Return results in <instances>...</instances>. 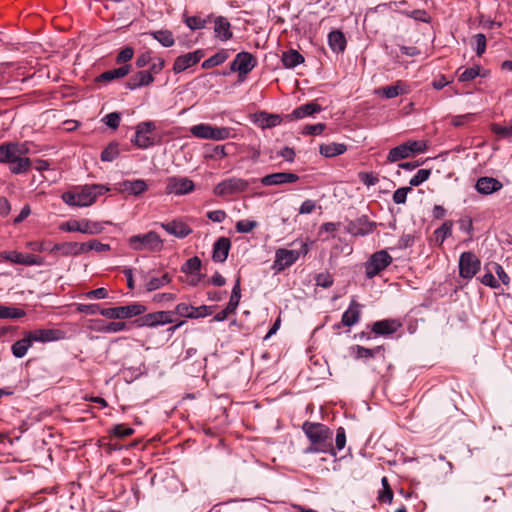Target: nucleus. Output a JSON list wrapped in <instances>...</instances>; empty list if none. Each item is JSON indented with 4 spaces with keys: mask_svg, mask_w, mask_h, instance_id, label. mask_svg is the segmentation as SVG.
Here are the masks:
<instances>
[{
    "mask_svg": "<svg viewBox=\"0 0 512 512\" xmlns=\"http://www.w3.org/2000/svg\"><path fill=\"white\" fill-rule=\"evenodd\" d=\"M25 316V311L20 308L0 305V319H18Z\"/></svg>",
    "mask_w": 512,
    "mask_h": 512,
    "instance_id": "c03bdc74",
    "label": "nucleus"
},
{
    "mask_svg": "<svg viewBox=\"0 0 512 512\" xmlns=\"http://www.w3.org/2000/svg\"><path fill=\"white\" fill-rule=\"evenodd\" d=\"M452 221H445L441 227L434 231L435 240L442 244L446 238L450 237L452 234Z\"/></svg>",
    "mask_w": 512,
    "mask_h": 512,
    "instance_id": "ea45409f",
    "label": "nucleus"
},
{
    "mask_svg": "<svg viewBox=\"0 0 512 512\" xmlns=\"http://www.w3.org/2000/svg\"><path fill=\"white\" fill-rule=\"evenodd\" d=\"M407 5V2L406 1H391L389 3H386V7L390 10H399L403 13H406L410 18H413L417 21H421V22H424V23H429L431 18L430 16L428 15V13L425 11V10H422V9H416V10H413L411 11L410 13L406 12L405 10H403L402 8L404 6Z\"/></svg>",
    "mask_w": 512,
    "mask_h": 512,
    "instance_id": "412c9836",
    "label": "nucleus"
},
{
    "mask_svg": "<svg viewBox=\"0 0 512 512\" xmlns=\"http://www.w3.org/2000/svg\"><path fill=\"white\" fill-rule=\"evenodd\" d=\"M52 251H60L63 256H77L84 254L85 248L83 243L67 242L55 245Z\"/></svg>",
    "mask_w": 512,
    "mask_h": 512,
    "instance_id": "c85d7f7f",
    "label": "nucleus"
},
{
    "mask_svg": "<svg viewBox=\"0 0 512 512\" xmlns=\"http://www.w3.org/2000/svg\"><path fill=\"white\" fill-rule=\"evenodd\" d=\"M133 55H134V50L133 48L131 47H125L124 49H122L117 57H116V62L118 64H121V63H126L128 62L129 60H131L133 58Z\"/></svg>",
    "mask_w": 512,
    "mask_h": 512,
    "instance_id": "052dcab7",
    "label": "nucleus"
},
{
    "mask_svg": "<svg viewBox=\"0 0 512 512\" xmlns=\"http://www.w3.org/2000/svg\"><path fill=\"white\" fill-rule=\"evenodd\" d=\"M358 178L368 188L379 183V177L373 172H359Z\"/></svg>",
    "mask_w": 512,
    "mask_h": 512,
    "instance_id": "3c124183",
    "label": "nucleus"
},
{
    "mask_svg": "<svg viewBox=\"0 0 512 512\" xmlns=\"http://www.w3.org/2000/svg\"><path fill=\"white\" fill-rule=\"evenodd\" d=\"M481 262L472 252H463L459 258V275L471 279L480 270Z\"/></svg>",
    "mask_w": 512,
    "mask_h": 512,
    "instance_id": "9b49d317",
    "label": "nucleus"
},
{
    "mask_svg": "<svg viewBox=\"0 0 512 512\" xmlns=\"http://www.w3.org/2000/svg\"><path fill=\"white\" fill-rule=\"evenodd\" d=\"M131 71V65L126 64L119 68L111 69L108 71L103 72L99 77V81H105L110 82L115 79L124 78L127 76Z\"/></svg>",
    "mask_w": 512,
    "mask_h": 512,
    "instance_id": "7c9ffc66",
    "label": "nucleus"
},
{
    "mask_svg": "<svg viewBox=\"0 0 512 512\" xmlns=\"http://www.w3.org/2000/svg\"><path fill=\"white\" fill-rule=\"evenodd\" d=\"M211 127L210 124L201 123L190 127L189 130L194 137L209 140Z\"/></svg>",
    "mask_w": 512,
    "mask_h": 512,
    "instance_id": "37998d69",
    "label": "nucleus"
},
{
    "mask_svg": "<svg viewBox=\"0 0 512 512\" xmlns=\"http://www.w3.org/2000/svg\"><path fill=\"white\" fill-rule=\"evenodd\" d=\"M230 247L231 242L229 238L220 237L213 245L212 259L215 262H224L228 257Z\"/></svg>",
    "mask_w": 512,
    "mask_h": 512,
    "instance_id": "393cba45",
    "label": "nucleus"
},
{
    "mask_svg": "<svg viewBox=\"0 0 512 512\" xmlns=\"http://www.w3.org/2000/svg\"><path fill=\"white\" fill-rule=\"evenodd\" d=\"M122 192L139 196L148 190V185L143 179L125 180L120 184Z\"/></svg>",
    "mask_w": 512,
    "mask_h": 512,
    "instance_id": "a878e982",
    "label": "nucleus"
},
{
    "mask_svg": "<svg viewBox=\"0 0 512 512\" xmlns=\"http://www.w3.org/2000/svg\"><path fill=\"white\" fill-rule=\"evenodd\" d=\"M229 58L228 50L222 49L202 63V68L209 69L224 63Z\"/></svg>",
    "mask_w": 512,
    "mask_h": 512,
    "instance_id": "4c0bfd02",
    "label": "nucleus"
},
{
    "mask_svg": "<svg viewBox=\"0 0 512 512\" xmlns=\"http://www.w3.org/2000/svg\"><path fill=\"white\" fill-rule=\"evenodd\" d=\"M322 111V107L314 102L303 104L292 111L290 114L291 119H302L307 116H311L315 113Z\"/></svg>",
    "mask_w": 512,
    "mask_h": 512,
    "instance_id": "cd10ccee",
    "label": "nucleus"
},
{
    "mask_svg": "<svg viewBox=\"0 0 512 512\" xmlns=\"http://www.w3.org/2000/svg\"><path fill=\"white\" fill-rule=\"evenodd\" d=\"M154 82V76L148 70H142L132 76L126 83L130 90H136L140 87L148 86Z\"/></svg>",
    "mask_w": 512,
    "mask_h": 512,
    "instance_id": "b1692460",
    "label": "nucleus"
},
{
    "mask_svg": "<svg viewBox=\"0 0 512 512\" xmlns=\"http://www.w3.org/2000/svg\"><path fill=\"white\" fill-rule=\"evenodd\" d=\"M409 92L410 86L406 82L399 80L393 85L386 86V99L408 94Z\"/></svg>",
    "mask_w": 512,
    "mask_h": 512,
    "instance_id": "e433bc0d",
    "label": "nucleus"
},
{
    "mask_svg": "<svg viewBox=\"0 0 512 512\" xmlns=\"http://www.w3.org/2000/svg\"><path fill=\"white\" fill-rule=\"evenodd\" d=\"M174 312L172 311H156L148 314H142L135 322L138 327L154 328L175 322Z\"/></svg>",
    "mask_w": 512,
    "mask_h": 512,
    "instance_id": "0eeeda50",
    "label": "nucleus"
},
{
    "mask_svg": "<svg viewBox=\"0 0 512 512\" xmlns=\"http://www.w3.org/2000/svg\"><path fill=\"white\" fill-rule=\"evenodd\" d=\"M481 283L491 288H498L500 286L499 280L494 277L492 270L487 271L481 277Z\"/></svg>",
    "mask_w": 512,
    "mask_h": 512,
    "instance_id": "13d9d810",
    "label": "nucleus"
},
{
    "mask_svg": "<svg viewBox=\"0 0 512 512\" xmlns=\"http://www.w3.org/2000/svg\"><path fill=\"white\" fill-rule=\"evenodd\" d=\"M155 130V125L151 121H145L137 125L135 132L134 144L139 148L146 149L153 145L152 132Z\"/></svg>",
    "mask_w": 512,
    "mask_h": 512,
    "instance_id": "4468645a",
    "label": "nucleus"
},
{
    "mask_svg": "<svg viewBox=\"0 0 512 512\" xmlns=\"http://www.w3.org/2000/svg\"><path fill=\"white\" fill-rule=\"evenodd\" d=\"M249 187V182L242 178L232 177L218 183L213 192L217 196H228L246 191Z\"/></svg>",
    "mask_w": 512,
    "mask_h": 512,
    "instance_id": "1a4fd4ad",
    "label": "nucleus"
},
{
    "mask_svg": "<svg viewBox=\"0 0 512 512\" xmlns=\"http://www.w3.org/2000/svg\"><path fill=\"white\" fill-rule=\"evenodd\" d=\"M31 339L34 342H52L57 341L61 338V331L56 329H37L33 331H26Z\"/></svg>",
    "mask_w": 512,
    "mask_h": 512,
    "instance_id": "4be33fe9",
    "label": "nucleus"
},
{
    "mask_svg": "<svg viewBox=\"0 0 512 512\" xmlns=\"http://www.w3.org/2000/svg\"><path fill=\"white\" fill-rule=\"evenodd\" d=\"M258 222L254 220H240L236 222L235 229L238 233H250L258 227Z\"/></svg>",
    "mask_w": 512,
    "mask_h": 512,
    "instance_id": "09e8293b",
    "label": "nucleus"
},
{
    "mask_svg": "<svg viewBox=\"0 0 512 512\" xmlns=\"http://www.w3.org/2000/svg\"><path fill=\"white\" fill-rule=\"evenodd\" d=\"M328 43L332 51L337 53L343 52L346 48V38L339 30L332 31L328 34Z\"/></svg>",
    "mask_w": 512,
    "mask_h": 512,
    "instance_id": "72a5a7b5",
    "label": "nucleus"
},
{
    "mask_svg": "<svg viewBox=\"0 0 512 512\" xmlns=\"http://www.w3.org/2000/svg\"><path fill=\"white\" fill-rule=\"evenodd\" d=\"M147 308L141 303H132L126 306L101 309L100 314L108 319H128L140 316L146 312Z\"/></svg>",
    "mask_w": 512,
    "mask_h": 512,
    "instance_id": "423d86ee",
    "label": "nucleus"
},
{
    "mask_svg": "<svg viewBox=\"0 0 512 512\" xmlns=\"http://www.w3.org/2000/svg\"><path fill=\"white\" fill-rule=\"evenodd\" d=\"M304 62V57L297 50H289L282 55V63L286 68H294Z\"/></svg>",
    "mask_w": 512,
    "mask_h": 512,
    "instance_id": "c9c22d12",
    "label": "nucleus"
},
{
    "mask_svg": "<svg viewBox=\"0 0 512 512\" xmlns=\"http://www.w3.org/2000/svg\"><path fill=\"white\" fill-rule=\"evenodd\" d=\"M203 56L204 52L202 50H196L194 52L178 56L174 61L173 71L175 73L183 72L189 67L197 64Z\"/></svg>",
    "mask_w": 512,
    "mask_h": 512,
    "instance_id": "2eb2a0df",
    "label": "nucleus"
},
{
    "mask_svg": "<svg viewBox=\"0 0 512 512\" xmlns=\"http://www.w3.org/2000/svg\"><path fill=\"white\" fill-rule=\"evenodd\" d=\"M33 342L31 341L29 335L27 332H24L23 338L16 341L11 346V351L14 357L16 358H23L28 350L32 347Z\"/></svg>",
    "mask_w": 512,
    "mask_h": 512,
    "instance_id": "c756f323",
    "label": "nucleus"
},
{
    "mask_svg": "<svg viewBox=\"0 0 512 512\" xmlns=\"http://www.w3.org/2000/svg\"><path fill=\"white\" fill-rule=\"evenodd\" d=\"M374 229V224L369 222L366 217L358 218L355 221H350L345 230L353 236H364L371 233Z\"/></svg>",
    "mask_w": 512,
    "mask_h": 512,
    "instance_id": "aec40b11",
    "label": "nucleus"
},
{
    "mask_svg": "<svg viewBox=\"0 0 512 512\" xmlns=\"http://www.w3.org/2000/svg\"><path fill=\"white\" fill-rule=\"evenodd\" d=\"M160 226L169 234L177 238H185L192 233L191 227L183 220L175 219L171 222L160 223Z\"/></svg>",
    "mask_w": 512,
    "mask_h": 512,
    "instance_id": "a211bd4d",
    "label": "nucleus"
},
{
    "mask_svg": "<svg viewBox=\"0 0 512 512\" xmlns=\"http://www.w3.org/2000/svg\"><path fill=\"white\" fill-rule=\"evenodd\" d=\"M232 129L229 127L212 126L210 131V139L214 141H222L231 137Z\"/></svg>",
    "mask_w": 512,
    "mask_h": 512,
    "instance_id": "a18cd8bd",
    "label": "nucleus"
},
{
    "mask_svg": "<svg viewBox=\"0 0 512 512\" xmlns=\"http://www.w3.org/2000/svg\"><path fill=\"white\" fill-rule=\"evenodd\" d=\"M171 280L172 277L169 273H163L161 276H150L145 283V289L148 292L158 290L169 284Z\"/></svg>",
    "mask_w": 512,
    "mask_h": 512,
    "instance_id": "2f4dec72",
    "label": "nucleus"
},
{
    "mask_svg": "<svg viewBox=\"0 0 512 512\" xmlns=\"http://www.w3.org/2000/svg\"><path fill=\"white\" fill-rule=\"evenodd\" d=\"M60 229L67 232H80L83 234L96 235L100 234L104 230V227L99 222L83 219L80 221H67L61 224Z\"/></svg>",
    "mask_w": 512,
    "mask_h": 512,
    "instance_id": "6e6552de",
    "label": "nucleus"
},
{
    "mask_svg": "<svg viewBox=\"0 0 512 512\" xmlns=\"http://www.w3.org/2000/svg\"><path fill=\"white\" fill-rule=\"evenodd\" d=\"M431 174V170L429 169H420L417 173L410 179V186H419L423 182H425Z\"/></svg>",
    "mask_w": 512,
    "mask_h": 512,
    "instance_id": "5fc2aeb1",
    "label": "nucleus"
},
{
    "mask_svg": "<svg viewBox=\"0 0 512 512\" xmlns=\"http://www.w3.org/2000/svg\"><path fill=\"white\" fill-rule=\"evenodd\" d=\"M128 245L134 251L160 252L163 248V240L155 231H149L129 237Z\"/></svg>",
    "mask_w": 512,
    "mask_h": 512,
    "instance_id": "39448f33",
    "label": "nucleus"
},
{
    "mask_svg": "<svg viewBox=\"0 0 512 512\" xmlns=\"http://www.w3.org/2000/svg\"><path fill=\"white\" fill-rule=\"evenodd\" d=\"M309 252V247L306 242L300 243L299 250H289L286 248H279L275 252V258L273 261L272 269L277 272H281L286 268L292 266L300 256H305Z\"/></svg>",
    "mask_w": 512,
    "mask_h": 512,
    "instance_id": "20e7f679",
    "label": "nucleus"
},
{
    "mask_svg": "<svg viewBox=\"0 0 512 512\" xmlns=\"http://www.w3.org/2000/svg\"><path fill=\"white\" fill-rule=\"evenodd\" d=\"M411 191V187H401L397 189L393 194V200L396 204H403L406 201L408 192Z\"/></svg>",
    "mask_w": 512,
    "mask_h": 512,
    "instance_id": "0e129e2a",
    "label": "nucleus"
},
{
    "mask_svg": "<svg viewBox=\"0 0 512 512\" xmlns=\"http://www.w3.org/2000/svg\"><path fill=\"white\" fill-rule=\"evenodd\" d=\"M384 269V250L375 252L365 264L367 278H373Z\"/></svg>",
    "mask_w": 512,
    "mask_h": 512,
    "instance_id": "5701e85b",
    "label": "nucleus"
},
{
    "mask_svg": "<svg viewBox=\"0 0 512 512\" xmlns=\"http://www.w3.org/2000/svg\"><path fill=\"white\" fill-rule=\"evenodd\" d=\"M194 182L187 178L181 176H172L167 178L166 180V194H174V195H185L194 190Z\"/></svg>",
    "mask_w": 512,
    "mask_h": 512,
    "instance_id": "f8f14e48",
    "label": "nucleus"
},
{
    "mask_svg": "<svg viewBox=\"0 0 512 512\" xmlns=\"http://www.w3.org/2000/svg\"><path fill=\"white\" fill-rule=\"evenodd\" d=\"M214 33L221 41H227L232 38L230 22L223 16H218L214 20Z\"/></svg>",
    "mask_w": 512,
    "mask_h": 512,
    "instance_id": "bb28decb",
    "label": "nucleus"
},
{
    "mask_svg": "<svg viewBox=\"0 0 512 512\" xmlns=\"http://www.w3.org/2000/svg\"><path fill=\"white\" fill-rule=\"evenodd\" d=\"M491 266H492V269L494 270V272L497 274L499 280L503 284L507 285L509 283L510 278L507 275V273L505 272V270L503 269V267L498 263H492Z\"/></svg>",
    "mask_w": 512,
    "mask_h": 512,
    "instance_id": "774afa93",
    "label": "nucleus"
},
{
    "mask_svg": "<svg viewBox=\"0 0 512 512\" xmlns=\"http://www.w3.org/2000/svg\"><path fill=\"white\" fill-rule=\"evenodd\" d=\"M411 156V148L403 143L393 149L390 150L388 154V160L391 162H396L398 160L407 158Z\"/></svg>",
    "mask_w": 512,
    "mask_h": 512,
    "instance_id": "58836bf2",
    "label": "nucleus"
},
{
    "mask_svg": "<svg viewBox=\"0 0 512 512\" xmlns=\"http://www.w3.org/2000/svg\"><path fill=\"white\" fill-rule=\"evenodd\" d=\"M134 433V429L123 424H118L113 428V434L118 438H126Z\"/></svg>",
    "mask_w": 512,
    "mask_h": 512,
    "instance_id": "4d7b16f0",
    "label": "nucleus"
},
{
    "mask_svg": "<svg viewBox=\"0 0 512 512\" xmlns=\"http://www.w3.org/2000/svg\"><path fill=\"white\" fill-rule=\"evenodd\" d=\"M299 179L298 175L291 172H277L268 174L261 178V183L264 186H274L286 183H295Z\"/></svg>",
    "mask_w": 512,
    "mask_h": 512,
    "instance_id": "f3484780",
    "label": "nucleus"
},
{
    "mask_svg": "<svg viewBox=\"0 0 512 512\" xmlns=\"http://www.w3.org/2000/svg\"><path fill=\"white\" fill-rule=\"evenodd\" d=\"M361 308L362 306L355 299H352L348 309L342 315L341 322L336 323L333 328L339 329L342 325L347 327L355 325L360 319Z\"/></svg>",
    "mask_w": 512,
    "mask_h": 512,
    "instance_id": "dca6fc26",
    "label": "nucleus"
},
{
    "mask_svg": "<svg viewBox=\"0 0 512 512\" xmlns=\"http://www.w3.org/2000/svg\"><path fill=\"white\" fill-rule=\"evenodd\" d=\"M29 147L25 142H6L0 145V163L6 164L12 174H25L32 167L27 157Z\"/></svg>",
    "mask_w": 512,
    "mask_h": 512,
    "instance_id": "f257e3e1",
    "label": "nucleus"
},
{
    "mask_svg": "<svg viewBox=\"0 0 512 512\" xmlns=\"http://www.w3.org/2000/svg\"><path fill=\"white\" fill-rule=\"evenodd\" d=\"M196 307L187 304V303H179L176 305L174 312V316L178 315L180 317L195 319Z\"/></svg>",
    "mask_w": 512,
    "mask_h": 512,
    "instance_id": "49530a36",
    "label": "nucleus"
},
{
    "mask_svg": "<svg viewBox=\"0 0 512 512\" xmlns=\"http://www.w3.org/2000/svg\"><path fill=\"white\" fill-rule=\"evenodd\" d=\"M502 187L503 184L498 179L488 176L480 177L475 184V189L482 195L498 192Z\"/></svg>",
    "mask_w": 512,
    "mask_h": 512,
    "instance_id": "6ab92c4d",
    "label": "nucleus"
},
{
    "mask_svg": "<svg viewBox=\"0 0 512 512\" xmlns=\"http://www.w3.org/2000/svg\"><path fill=\"white\" fill-rule=\"evenodd\" d=\"M302 429L307 438L311 442L309 452L315 453H332V431L324 424L306 421L303 423Z\"/></svg>",
    "mask_w": 512,
    "mask_h": 512,
    "instance_id": "f03ea898",
    "label": "nucleus"
},
{
    "mask_svg": "<svg viewBox=\"0 0 512 512\" xmlns=\"http://www.w3.org/2000/svg\"><path fill=\"white\" fill-rule=\"evenodd\" d=\"M241 298V289H240V278L236 279V283L232 289L231 296L229 302L227 304L228 311H234L237 309Z\"/></svg>",
    "mask_w": 512,
    "mask_h": 512,
    "instance_id": "a19ab883",
    "label": "nucleus"
},
{
    "mask_svg": "<svg viewBox=\"0 0 512 512\" xmlns=\"http://www.w3.org/2000/svg\"><path fill=\"white\" fill-rule=\"evenodd\" d=\"M107 191L108 189L103 185H86L76 191L64 192L61 198L69 206L87 207Z\"/></svg>",
    "mask_w": 512,
    "mask_h": 512,
    "instance_id": "7ed1b4c3",
    "label": "nucleus"
},
{
    "mask_svg": "<svg viewBox=\"0 0 512 512\" xmlns=\"http://www.w3.org/2000/svg\"><path fill=\"white\" fill-rule=\"evenodd\" d=\"M76 309L81 313H86L90 315L100 313L101 311L98 304H78Z\"/></svg>",
    "mask_w": 512,
    "mask_h": 512,
    "instance_id": "69168bd1",
    "label": "nucleus"
},
{
    "mask_svg": "<svg viewBox=\"0 0 512 512\" xmlns=\"http://www.w3.org/2000/svg\"><path fill=\"white\" fill-rule=\"evenodd\" d=\"M316 285L328 288L333 284V278L329 273H320L315 278Z\"/></svg>",
    "mask_w": 512,
    "mask_h": 512,
    "instance_id": "680f3d73",
    "label": "nucleus"
},
{
    "mask_svg": "<svg viewBox=\"0 0 512 512\" xmlns=\"http://www.w3.org/2000/svg\"><path fill=\"white\" fill-rule=\"evenodd\" d=\"M201 268V260L198 257H192L188 259L182 266V272L187 274H194Z\"/></svg>",
    "mask_w": 512,
    "mask_h": 512,
    "instance_id": "de8ad7c7",
    "label": "nucleus"
},
{
    "mask_svg": "<svg viewBox=\"0 0 512 512\" xmlns=\"http://www.w3.org/2000/svg\"><path fill=\"white\" fill-rule=\"evenodd\" d=\"M0 258L3 261L10 262L12 264L25 265V266H33V265H42L43 259L34 254H25L18 252L16 250H5L0 252Z\"/></svg>",
    "mask_w": 512,
    "mask_h": 512,
    "instance_id": "9d476101",
    "label": "nucleus"
},
{
    "mask_svg": "<svg viewBox=\"0 0 512 512\" xmlns=\"http://www.w3.org/2000/svg\"><path fill=\"white\" fill-rule=\"evenodd\" d=\"M120 119H121V117H120L119 113L112 112V113L107 114L104 117L103 121L108 127L112 128V129H116L120 124Z\"/></svg>",
    "mask_w": 512,
    "mask_h": 512,
    "instance_id": "bf43d9fd",
    "label": "nucleus"
},
{
    "mask_svg": "<svg viewBox=\"0 0 512 512\" xmlns=\"http://www.w3.org/2000/svg\"><path fill=\"white\" fill-rule=\"evenodd\" d=\"M474 40L476 43V54L477 56H481L486 50V36L482 33L474 35Z\"/></svg>",
    "mask_w": 512,
    "mask_h": 512,
    "instance_id": "e2e57ef3",
    "label": "nucleus"
},
{
    "mask_svg": "<svg viewBox=\"0 0 512 512\" xmlns=\"http://www.w3.org/2000/svg\"><path fill=\"white\" fill-rule=\"evenodd\" d=\"M347 147L343 143H326L320 145L319 152L322 156L331 158L346 152Z\"/></svg>",
    "mask_w": 512,
    "mask_h": 512,
    "instance_id": "f704fd0d",
    "label": "nucleus"
},
{
    "mask_svg": "<svg viewBox=\"0 0 512 512\" xmlns=\"http://www.w3.org/2000/svg\"><path fill=\"white\" fill-rule=\"evenodd\" d=\"M185 23L186 25L192 29V30H197V29H202L205 27V24H206V21L204 19H202L201 17H198V16H191V17H188L186 20H185Z\"/></svg>",
    "mask_w": 512,
    "mask_h": 512,
    "instance_id": "6e6d98bb",
    "label": "nucleus"
},
{
    "mask_svg": "<svg viewBox=\"0 0 512 512\" xmlns=\"http://www.w3.org/2000/svg\"><path fill=\"white\" fill-rule=\"evenodd\" d=\"M492 131L501 138H512V119L508 125L493 124Z\"/></svg>",
    "mask_w": 512,
    "mask_h": 512,
    "instance_id": "8fccbe9b",
    "label": "nucleus"
},
{
    "mask_svg": "<svg viewBox=\"0 0 512 512\" xmlns=\"http://www.w3.org/2000/svg\"><path fill=\"white\" fill-rule=\"evenodd\" d=\"M93 324H101V327H95V331L102 333H117L126 329L127 325L125 322H110L105 323L101 319H92Z\"/></svg>",
    "mask_w": 512,
    "mask_h": 512,
    "instance_id": "473e14b6",
    "label": "nucleus"
},
{
    "mask_svg": "<svg viewBox=\"0 0 512 512\" xmlns=\"http://www.w3.org/2000/svg\"><path fill=\"white\" fill-rule=\"evenodd\" d=\"M480 66H473L470 68L465 69L460 75H459V81L460 82H467L475 79L477 76H480Z\"/></svg>",
    "mask_w": 512,
    "mask_h": 512,
    "instance_id": "603ef678",
    "label": "nucleus"
},
{
    "mask_svg": "<svg viewBox=\"0 0 512 512\" xmlns=\"http://www.w3.org/2000/svg\"><path fill=\"white\" fill-rule=\"evenodd\" d=\"M257 64L256 58L249 52H240L230 64L232 72H238L240 76L247 75Z\"/></svg>",
    "mask_w": 512,
    "mask_h": 512,
    "instance_id": "ddd939ff",
    "label": "nucleus"
},
{
    "mask_svg": "<svg viewBox=\"0 0 512 512\" xmlns=\"http://www.w3.org/2000/svg\"><path fill=\"white\" fill-rule=\"evenodd\" d=\"M83 245L85 248V253L91 250H94L96 252H104L109 251L111 249L109 244L101 243L98 240H91L87 243H83Z\"/></svg>",
    "mask_w": 512,
    "mask_h": 512,
    "instance_id": "864d4df0",
    "label": "nucleus"
},
{
    "mask_svg": "<svg viewBox=\"0 0 512 512\" xmlns=\"http://www.w3.org/2000/svg\"><path fill=\"white\" fill-rule=\"evenodd\" d=\"M150 35L164 47H171L174 44L173 34L168 30L154 31L151 32Z\"/></svg>",
    "mask_w": 512,
    "mask_h": 512,
    "instance_id": "79ce46f5",
    "label": "nucleus"
},
{
    "mask_svg": "<svg viewBox=\"0 0 512 512\" xmlns=\"http://www.w3.org/2000/svg\"><path fill=\"white\" fill-rule=\"evenodd\" d=\"M118 156V149L116 146H109L101 153L102 161H113Z\"/></svg>",
    "mask_w": 512,
    "mask_h": 512,
    "instance_id": "338daca9",
    "label": "nucleus"
}]
</instances>
